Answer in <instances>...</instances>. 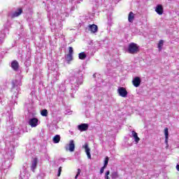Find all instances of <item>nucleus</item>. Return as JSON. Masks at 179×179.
<instances>
[{
    "label": "nucleus",
    "instance_id": "4be33fe9",
    "mask_svg": "<svg viewBox=\"0 0 179 179\" xmlns=\"http://www.w3.org/2000/svg\"><path fill=\"white\" fill-rule=\"evenodd\" d=\"M108 160H109V158L108 157H106L105 158V161H104V165H103V167L106 168L108 164Z\"/></svg>",
    "mask_w": 179,
    "mask_h": 179
},
{
    "label": "nucleus",
    "instance_id": "20e7f679",
    "mask_svg": "<svg viewBox=\"0 0 179 179\" xmlns=\"http://www.w3.org/2000/svg\"><path fill=\"white\" fill-rule=\"evenodd\" d=\"M29 125L31 127V128H36V127L38 125V119L36 117L30 119Z\"/></svg>",
    "mask_w": 179,
    "mask_h": 179
},
{
    "label": "nucleus",
    "instance_id": "9d476101",
    "mask_svg": "<svg viewBox=\"0 0 179 179\" xmlns=\"http://www.w3.org/2000/svg\"><path fill=\"white\" fill-rule=\"evenodd\" d=\"M84 148L88 159H92V155H90V148H89V145H87V143L85 144Z\"/></svg>",
    "mask_w": 179,
    "mask_h": 179
},
{
    "label": "nucleus",
    "instance_id": "ddd939ff",
    "mask_svg": "<svg viewBox=\"0 0 179 179\" xmlns=\"http://www.w3.org/2000/svg\"><path fill=\"white\" fill-rule=\"evenodd\" d=\"M131 135H132L133 138H134V141H135L136 143H138L139 141H141V138L139 137H138V133H136V131H132Z\"/></svg>",
    "mask_w": 179,
    "mask_h": 179
},
{
    "label": "nucleus",
    "instance_id": "5701e85b",
    "mask_svg": "<svg viewBox=\"0 0 179 179\" xmlns=\"http://www.w3.org/2000/svg\"><path fill=\"white\" fill-rule=\"evenodd\" d=\"M69 55H73V48L72 47L69 48Z\"/></svg>",
    "mask_w": 179,
    "mask_h": 179
},
{
    "label": "nucleus",
    "instance_id": "0eeeda50",
    "mask_svg": "<svg viewBox=\"0 0 179 179\" xmlns=\"http://www.w3.org/2000/svg\"><path fill=\"white\" fill-rule=\"evenodd\" d=\"M37 163H38V159L37 157L34 158L31 164V170L34 172L36 169H37Z\"/></svg>",
    "mask_w": 179,
    "mask_h": 179
},
{
    "label": "nucleus",
    "instance_id": "f8f14e48",
    "mask_svg": "<svg viewBox=\"0 0 179 179\" xmlns=\"http://www.w3.org/2000/svg\"><path fill=\"white\" fill-rule=\"evenodd\" d=\"M21 13H23V9L18 8L17 11L14 12V13L12 15V17H17V16H20Z\"/></svg>",
    "mask_w": 179,
    "mask_h": 179
},
{
    "label": "nucleus",
    "instance_id": "f257e3e1",
    "mask_svg": "<svg viewBox=\"0 0 179 179\" xmlns=\"http://www.w3.org/2000/svg\"><path fill=\"white\" fill-rule=\"evenodd\" d=\"M139 45L135 43H131L128 45L127 52L129 54H138L139 52Z\"/></svg>",
    "mask_w": 179,
    "mask_h": 179
},
{
    "label": "nucleus",
    "instance_id": "393cba45",
    "mask_svg": "<svg viewBox=\"0 0 179 179\" xmlns=\"http://www.w3.org/2000/svg\"><path fill=\"white\" fill-rule=\"evenodd\" d=\"M62 171V166H60L58 169V173H57V177H59L61 176V173Z\"/></svg>",
    "mask_w": 179,
    "mask_h": 179
},
{
    "label": "nucleus",
    "instance_id": "6ab92c4d",
    "mask_svg": "<svg viewBox=\"0 0 179 179\" xmlns=\"http://www.w3.org/2000/svg\"><path fill=\"white\" fill-rule=\"evenodd\" d=\"M78 57H79V59H86V53H85V52L79 53Z\"/></svg>",
    "mask_w": 179,
    "mask_h": 179
},
{
    "label": "nucleus",
    "instance_id": "412c9836",
    "mask_svg": "<svg viewBox=\"0 0 179 179\" xmlns=\"http://www.w3.org/2000/svg\"><path fill=\"white\" fill-rule=\"evenodd\" d=\"M163 44H164V41L163 40H160L158 43L159 51H162V47H163Z\"/></svg>",
    "mask_w": 179,
    "mask_h": 179
},
{
    "label": "nucleus",
    "instance_id": "4468645a",
    "mask_svg": "<svg viewBox=\"0 0 179 179\" xmlns=\"http://www.w3.org/2000/svg\"><path fill=\"white\" fill-rule=\"evenodd\" d=\"M69 150L70 152H74L75 150V142L73 141V140L70 141V143L69 144Z\"/></svg>",
    "mask_w": 179,
    "mask_h": 179
},
{
    "label": "nucleus",
    "instance_id": "6e6552de",
    "mask_svg": "<svg viewBox=\"0 0 179 179\" xmlns=\"http://www.w3.org/2000/svg\"><path fill=\"white\" fill-rule=\"evenodd\" d=\"M155 12H157L158 15H163V12H164L163 6L162 4H158L156 6Z\"/></svg>",
    "mask_w": 179,
    "mask_h": 179
},
{
    "label": "nucleus",
    "instance_id": "f03ea898",
    "mask_svg": "<svg viewBox=\"0 0 179 179\" xmlns=\"http://www.w3.org/2000/svg\"><path fill=\"white\" fill-rule=\"evenodd\" d=\"M117 93L120 97H127L128 96V91L124 87H120L117 89Z\"/></svg>",
    "mask_w": 179,
    "mask_h": 179
},
{
    "label": "nucleus",
    "instance_id": "9b49d317",
    "mask_svg": "<svg viewBox=\"0 0 179 179\" xmlns=\"http://www.w3.org/2000/svg\"><path fill=\"white\" fill-rule=\"evenodd\" d=\"M164 135H165V143L166 146H169V128L167 127L164 129Z\"/></svg>",
    "mask_w": 179,
    "mask_h": 179
},
{
    "label": "nucleus",
    "instance_id": "a878e982",
    "mask_svg": "<svg viewBox=\"0 0 179 179\" xmlns=\"http://www.w3.org/2000/svg\"><path fill=\"white\" fill-rule=\"evenodd\" d=\"M80 169H78V172H77V174H76V177H75V178L76 179H77L78 178V177H79V176L80 175Z\"/></svg>",
    "mask_w": 179,
    "mask_h": 179
},
{
    "label": "nucleus",
    "instance_id": "aec40b11",
    "mask_svg": "<svg viewBox=\"0 0 179 179\" xmlns=\"http://www.w3.org/2000/svg\"><path fill=\"white\" fill-rule=\"evenodd\" d=\"M120 177L117 172H113L111 173V178L112 179H117Z\"/></svg>",
    "mask_w": 179,
    "mask_h": 179
},
{
    "label": "nucleus",
    "instance_id": "7ed1b4c3",
    "mask_svg": "<svg viewBox=\"0 0 179 179\" xmlns=\"http://www.w3.org/2000/svg\"><path fill=\"white\" fill-rule=\"evenodd\" d=\"M78 131L83 132L85 131H87L89 129V124L87 123H83L78 126Z\"/></svg>",
    "mask_w": 179,
    "mask_h": 179
},
{
    "label": "nucleus",
    "instance_id": "a211bd4d",
    "mask_svg": "<svg viewBox=\"0 0 179 179\" xmlns=\"http://www.w3.org/2000/svg\"><path fill=\"white\" fill-rule=\"evenodd\" d=\"M41 115L42 117H48V110L47 109H43L41 112Z\"/></svg>",
    "mask_w": 179,
    "mask_h": 179
},
{
    "label": "nucleus",
    "instance_id": "2eb2a0df",
    "mask_svg": "<svg viewBox=\"0 0 179 179\" xmlns=\"http://www.w3.org/2000/svg\"><path fill=\"white\" fill-rule=\"evenodd\" d=\"M134 19H135V14H134V13L132 11H131L128 15V20H129V23H133Z\"/></svg>",
    "mask_w": 179,
    "mask_h": 179
},
{
    "label": "nucleus",
    "instance_id": "1a4fd4ad",
    "mask_svg": "<svg viewBox=\"0 0 179 179\" xmlns=\"http://www.w3.org/2000/svg\"><path fill=\"white\" fill-rule=\"evenodd\" d=\"M11 68L13 69V71H19V62H17L16 60H13L11 62Z\"/></svg>",
    "mask_w": 179,
    "mask_h": 179
},
{
    "label": "nucleus",
    "instance_id": "423d86ee",
    "mask_svg": "<svg viewBox=\"0 0 179 179\" xmlns=\"http://www.w3.org/2000/svg\"><path fill=\"white\" fill-rule=\"evenodd\" d=\"M141 78L135 77L132 80V84L135 87H139V86H141Z\"/></svg>",
    "mask_w": 179,
    "mask_h": 179
},
{
    "label": "nucleus",
    "instance_id": "b1692460",
    "mask_svg": "<svg viewBox=\"0 0 179 179\" xmlns=\"http://www.w3.org/2000/svg\"><path fill=\"white\" fill-rule=\"evenodd\" d=\"M110 171H107L105 173V179H110Z\"/></svg>",
    "mask_w": 179,
    "mask_h": 179
},
{
    "label": "nucleus",
    "instance_id": "dca6fc26",
    "mask_svg": "<svg viewBox=\"0 0 179 179\" xmlns=\"http://www.w3.org/2000/svg\"><path fill=\"white\" fill-rule=\"evenodd\" d=\"M61 141V136L56 135L53 137V143H59Z\"/></svg>",
    "mask_w": 179,
    "mask_h": 179
},
{
    "label": "nucleus",
    "instance_id": "f3484780",
    "mask_svg": "<svg viewBox=\"0 0 179 179\" xmlns=\"http://www.w3.org/2000/svg\"><path fill=\"white\" fill-rule=\"evenodd\" d=\"M73 55H66V61L68 64H71V61H73V57L72 56Z\"/></svg>",
    "mask_w": 179,
    "mask_h": 179
},
{
    "label": "nucleus",
    "instance_id": "cd10ccee",
    "mask_svg": "<svg viewBox=\"0 0 179 179\" xmlns=\"http://www.w3.org/2000/svg\"><path fill=\"white\" fill-rule=\"evenodd\" d=\"M176 170H177L178 171H179V164H177V165H176Z\"/></svg>",
    "mask_w": 179,
    "mask_h": 179
},
{
    "label": "nucleus",
    "instance_id": "39448f33",
    "mask_svg": "<svg viewBox=\"0 0 179 179\" xmlns=\"http://www.w3.org/2000/svg\"><path fill=\"white\" fill-rule=\"evenodd\" d=\"M89 27V31H91V33H97V31H99V27H97V25L92 24H90L88 26Z\"/></svg>",
    "mask_w": 179,
    "mask_h": 179
},
{
    "label": "nucleus",
    "instance_id": "bb28decb",
    "mask_svg": "<svg viewBox=\"0 0 179 179\" xmlns=\"http://www.w3.org/2000/svg\"><path fill=\"white\" fill-rule=\"evenodd\" d=\"M106 169V167L102 166L100 169V174H103V173H104V169Z\"/></svg>",
    "mask_w": 179,
    "mask_h": 179
}]
</instances>
